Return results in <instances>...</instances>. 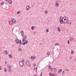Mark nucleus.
I'll return each mask as SVG.
<instances>
[{
	"instance_id": "f257e3e1",
	"label": "nucleus",
	"mask_w": 76,
	"mask_h": 76,
	"mask_svg": "<svg viewBox=\"0 0 76 76\" xmlns=\"http://www.w3.org/2000/svg\"><path fill=\"white\" fill-rule=\"evenodd\" d=\"M19 64L21 67H23V63L22 61L19 62Z\"/></svg>"
},
{
	"instance_id": "f03ea898",
	"label": "nucleus",
	"mask_w": 76,
	"mask_h": 76,
	"mask_svg": "<svg viewBox=\"0 0 76 76\" xmlns=\"http://www.w3.org/2000/svg\"><path fill=\"white\" fill-rule=\"evenodd\" d=\"M26 64L27 66L29 65V61H27L26 62Z\"/></svg>"
},
{
	"instance_id": "7ed1b4c3",
	"label": "nucleus",
	"mask_w": 76,
	"mask_h": 76,
	"mask_svg": "<svg viewBox=\"0 0 76 76\" xmlns=\"http://www.w3.org/2000/svg\"><path fill=\"white\" fill-rule=\"evenodd\" d=\"M4 53L5 54H8V52L6 50H4Z\"/></svg>"
},
{
	"instance_id": "20e7f679",
	"label": "nucleus",
	"mask_w": 76,
	"mask_h": 76,
	"mask_svg": "<svg viewBox=\"0 0 76 76\" xmlns=\"http://www.w3.org/2000/svg\"><path fill=\"white\" fill-rule=\"evenodd\" d=\"M56 7H58V3H57V1H56Z\"/></svg>"
},
{
	"instance_id": "39448f33",
	"label": "nucleus",
	"mask_w": 76,
	"mask_h": 76,
	"mask_svg": "<svg viewBox=\"0 0 76 76\" xmlns=\"http://www.w3.org/2000/svg\"><path fill=\"white\" fill-rule=\"evenodd\" d=\"M13 21L11 20V21H10V22L9 23L10 25H12V24H13Z\"/></svg>"
},
{
	"instance_id": "423d86ee",
	"label": "nucleus",
	"mask_w": 76,
	"mask_h": 76,
	"mask_svg": "<svg viewBox=\"0 0 76 76\" xmlns=\"http://www.w3.org/2000/svg\"><path fill=\"white\" fill-rule=\"evenodd\" d=\"M12 21H13V22H14V23L16 22V20L14 19V18H12Z\"/></svg>"
},
{
	"instance_id": "0eeeda50",
	"label": "nucleus",
	"mask_w": 76,
	"mask_h": 76,
	"mask_svg": "<svg viewBox=\"0 0 76 76\" xmlns=\"http://www.w3.org/2000/svg\"><path fill=\"white\" fill-rule=\"evenodd\" d=\"M28 42V41L27 40H25V41L24 40V45H25V44H27Z\"/></svg>"
},
{
	"instance_id": "6e6552de",
	"label": "nucleus",
	"mask_w": 76,
	"mask_h": 76,
	"mask_svg": "<svg viewBox=\"0 0 76 76\" xmlns=\"http://www.w3.org/2000/svg\"><path fill=\"white\" fill-rule=\"evenodd\" d=\"M21 34H22V37H23L24 33L23 31H21Z\"/></svg>"
},
{
	"instance_id": "1a4fd4ad",
	"label": "nucleus",
	"mask_w": 76,
	"mask_h": 76,
	"mask_svg": "<svg viewBox=\"0 0 76 76\" xmlns=\"http://www.w3.org/2000/svg\"><path fill=\"white\" fill-rule=\"evenodd\" d=\"M25 40H22V44H23V45H25Z\"/></svg>"
},
{
	"instance_id": "9d476101",
	"label": "nucleus",
	"mask_w": 76,
	"mask_h": 76,
	"mask_svg": "<svg viewBox=\"0 0 76 76\" xmlns=\"http://www.w3.org/2000/svg\"><path fill=\"white\" fill-rule=\"evenodd\" d=\"M60 23L62 24L63 23L64 21L62 20H60Z\"/></svg>"
},
{
	"instance_id": "9b49d317",
	"label": "nucleus",
	"mask_w": 76,
	"mask_h": 76,
	"mask_svg": "<svg viewBox=\"0 0 76 76\" xmlns=\"http://www.w3.org/2000/svg\"><path fill=\"white\" fill-rule=\"evenodd\" d=\"M35 56L34 57L33 56H31V60H33L34 59V58H35Z\"/></svg>"
},
{
	"instance_id": "f8f14e48",
	"label": "nucleus",
	"mask_w": 76,
	"mask_h": 76,
	"mask_svg": "<svg viewBox=\"0 0 76 76\" xmlns=\"http://www.w3.org/2000/svg\"><path fill=\"white\" fill-rule=\"evenodd\" d=\"M15 41L17 43H19V40L18 39H16Z\"/></svg>"
},
{
	"instance_id": "ddd939ff",
	"label": "nucleus",
	"mask_w": 76,
	"mask_h": 76,
	"mask_svg": "<svg viewBox=\"0 0 76 76\" xmlns=\"http://www.w3.org/2000/svg\"><path fill=\"white\" fill-rule=\"evenodd\" d=\"M8 3H9L10 4H12V1L10 0L8 1Z\"/></svg>"
},
{
	"instance_id": "4468645a",
	"label": "nucleus",
	"mask_w": 76,
	"mask_h": 76,
	"mask_svg": "<svg viewBox=\"0 0 76 76\" xmlns=\"http://www.w3.org/2000/svg\"><path fill=\"white\" fill-rule=\"evenodd\" d=\"M38 68V66L37 67V68H36V67H34V70H36V71H37V68Z\"/></svg>"
},
{
	"instance_id": "2eb2a0df",
	"label": "nucleus",
	"mask_w": 76,
	"mask_h": 76,
	"mask_svg": "<svg viewBox=\"0 0 76 76\" xmlns=\"http://www.w3.org/2000/svg\"><path fill=\"white\" fill-rule=\"evenodd\" d=\"M26 39V36H25V37H23V40H25V39Z\"/></svg>"
},
{
	"instance_id": "dca6fc26",
	"label": "nucleus",
	"mask_w": 76,
	"mask_h": 76,
	"mask_svg": "<svg viewBox=\"0 0 76 76\" xmlns=\"http://www.w3.org/2000/svg\"><path fill=\"white\" fill-rule=\"evenodd\" d=\"M64 19V18L62 17H61L60 18V20H63Z\"/></svg>"
},
{
	"instance_id": "f3484780",
	"label": "nucleus",
	"mask_w": 76,
	"mask_h": 76,
	"mask_svg": "<svg viewBox=\"0 0 76 76\" xmlns=\"http://www.w3.org/2000/svg\"><path fill=\"white\" fill-rule=\"evenodd\" d=\"M62 72V69H60L58 71V73H61Z\"/></svg>"
},
{
	"instance_id": "a211bd4d",
	"label": "nucleus",
	"mask_w": 76,
	"mask_h": 76,
	"mask_svg": "<svg viewBox=\"0 0 76 76\" xmlns=\"http://www.w3.org/2000/svg\"><path fill=\"white\" fill-rule=\"evenodd\" d=\"M31 29H32V30H34L35 29V28H34V26H32L31 27Z\"/></svg>"
},
{
	"instance_id": "6ab92c4d",
	"label": "nucleus",
	"mask_w": 76,
	"mask_h": 76,
	"mask_svg": "<svg viewBox=\"0 0 76 76\" xmlns=\"http://www.w3.org/2000/svg\"><path fill=\"white\" fill-rule=\"evenodd\" d=\"M9 57H10V58H12V55H9Z\"/></svg>"
},
{
	"instance_id": "aec40b11",
	"label": "nucleus",
	"mask_w": 76,
	"mask_h": 76,
	"mask_svg": "<svg viewBox=\"0 0 76 76\" xmlns=\"http://www.w3.org/2000/svg\"><path fill=\"white\" fill-rule=\"evenodd\" d=\"M26 9L27 10H29V7H28V6H27L26 7Z\"/></svg>"
},
{
	"instance_id": "412c9836",
	"label": "nucleus",
	"mask_w": 76,
	"mask_h": 76,
	"mask_svg": "<svg viewBox=\"0 0 76 76\" xmlns=\"http://www.w3.org/2000/svg\"><path fill=\"white\" fill-rule=\"evenodd\" d=\"M58 31H61V30L60 29V28L58 27Z\"/></svg>"
},
{
	"instance_id": "4be33fe9",
	"label": "nucleus",
	"mask_w": 76,
	"mask_h": 76,
	"mask_svg": "<svg viewBox=\"0 0 76 76\" xmlns=\"http://www.w3.org/2000/svg\"><path fill=\"white\" fill-rule=\"evenodd\" d=\"M74 53V52L73 51V50H71V54H73Z\"/></svg>"
},
{
	"instance_id": "5701e85b",
	"label": "nucleus",
	"mask_w": 76,
	"mask_h": 76,
	"mask_svg": "<svg viewBox=\"0 0 76 76\" xmlns=\"http://www.w3.org/2000/svg\"><path fill=\"white\" fill-rule=\"evenodd\" d=\"M7 70L6 69V68L4 69V72H7Z\"/></svg>"
},
{
	"instance_id": "b1692460",
	"label": "nucleus",
	"mask_w": 76,
	"mask_h": 76,
	"mask_svg": "<svg viewBox=\"0 0 76 76\" xmlns=\"http://www.w3.org/2000/svg\"><path fill=\"white\" fill-rule=\"evenodd\" d=\"M4 4V2H1V6H3Z\"/></svg>"
},
{
	"instance_id": "393cba45",
	"label": "nucleus",
	"mask_w": 76,
	"mask_h": 76,
	"mask_svg": "<svg viewBox=\"0 0 76 76\" xmlns=\"http://www.w3.org/2000/svg\"><path fill=\"white\" fill-rule=\"evenodd\" d=\"M18 50L19 51H22V49H21L20 48H18Z\"/></svg>"
},
{
	"instance_id": "a878e982",
	"label": "nucleus",
	"mask_w": 76,
	"mask_h": 76,
	"mask_svg": "<svg viewBox=\"0 0 76 76\" xmlns=\"http://www.w3.org/2000/svg\"><path fill=\"white\" fill-rule=\"evenodd\" d=\"M20 44V45H22V42H20V41L19 40V42Z\"/></svg>"
},
{
	"instance_id": "bb28decb",
	"label": "nucleus",
	"mask_w": 76,
	"mask_h": 76,
	"mask_svg": "<svg viewBox=\"0 0 76 76\" xmlns=\"http://www.w3.org/2000/svg\"><path fill=\"white\" fill-rule=\"evenodd\" d=\"M8 69H10V68H11V66H8Z\"/></svg>"
},
{
	"instance_id": "cd10ccee",
	"label": "nucleus",
	"mask_w": 76,
	"mask_h": 76,
	"mask_svg": "<svg viewBox=\"0 0 76 76\" xmlns=\"http://www.w3.org/2000/svg\"><path fill=\"white\" fill-rule=\"evenodd\" d=\"M9 72H12V69H9L8 70Z\"/></svg>"
},
{
	"instance_id": "c85d7f7f",
	"label": "nucleus",
	"mask_w": 76,
	"mask_h": 76,
	"mask_svg": "<svg viewBox=\"0 0 76 76\" xmlns=\"http://www.w3.org/2000/svg\"><path fill=\"white\" fill-rule=\"evenodd\" d=\"M50 52H48L47 53V55H50Z\"/></svg>"
},
{
	"instance_id": "c756f323",
	"label": "nucleus",
	"mask_w": 76,
	"mask_h": 76,
	"mask_svg": "<svg viewBox=\"0 0 76 76\" xmlns=\"http://www.w3.org/2000/svg\"><path fill=\"white\" fill-rule=\"evenodd\" d=\"M70 41H72V40L73 39H72V37H70Z\"/></svg>"
},
{
	"instance_id": "7c9ffc66",
	"label": "nucleus",
	"mask_w": 76,
	"mask_h": 76,
	"mask_svg": "<svg viewBox=\"0 0 76 76\" xmlns=\"http://www.w3.org/2000/svg\"><path fill=\"white\" fill-rule=\"evenodd\" d=\"M51 66H48V68L49 69H51Z\"/></svg>"
},
{
	"instance_id": "2f4dec72",
	"label": "nucleus",
	"mask_w": 76,
	"mask_h": 76,
	"mask_svg": "<svg viewBox=\"0 0 76 76\" xmlns=\"http://www.w3.org/2000/svg\"><path fill=\"white\" fill-rule=\"evenodd\" d=\"M51 75H52V73H49V76H51Z\"/></svg>"
},
{
	"instance_id": "473e14b6",
	"label": "nucleus",
	"mask_w": 76,
	"mask_h": 76,
	"mask_svg": "<svg viewBox=\"0 0 76 76\" xmlns=\"http://www.w3.org/2000/svg\"><path fill=\"white\" fill-rule=\"evenodd\" d=\"M58 45V46L60 45L58 43H56L55 44V45Z\"/></svg>"
},
{
	"instance_id": "72a5a7b5",
	"label": "nucleus",
	"mask_w": 76,
	"mask_h": 76,
	"mask_svg": "<svg viewBox=\"0 0 76 76\" xmlns=\"http://www.w3.org/2000/svg\"><path fill=\"white\" fill-rule=\"evenodd\" d=\"M45 14H47V13H48V11H45Z\"/></svg>"
},
{
	"instance_id": "f704fd0d",
	"label": "nucleus",
	"mask_w": 76,
	"mask_h": 76,
	"mask_svg": "<svg viewBox=\"0 0 76 76\" xmlns=\"http://www.w3.org/2000/svg\"><path fill=\"white\" fill-rule=\"evenodd\" d=\"M20 13V11H18V12H17V14H19V13Z\"/></svg>"
},
{
	"instance_id": "c9c22d12",
	"label": "nucleus",
	"mask_w": 76,
	"mask_h": 76,
	"mask_svg": "<svg viewBox=\"0 0 76 76\" xmlns=\"http://www.w3.org/2000/svg\"><path fill=\"white\" fill-rule=\"evenodd\" d=\"M46 32H48L49 31L48 30V29H47L46 30Z\"/></svg>"
},
{
	"instance_id": "e433bc0d",
	"label": "nucleus",
	"mask_w": 76,
	"mask_h": 76,
	"mask_svg": "<svg viewBox=\"0 0 76 76\" xmlns=\"http://www.w3.org/2000/svg\"><path fill=\"white\" fill-rule=\"evenodd\" d=\"M68 44H69V43H70V41L69 40L68 41Z\"/></svg>"
},
{
	"instance_id": "4c0bfd02",
	"label": "nucleus",
	"mask_w": 76,
	"mask_h": 76,
	"mask_svg": "<svg viewBox=\"0 0 76 76\" xmlns=\"http://www.w3.org/2000/svg\"><path fill=\"white\" fill-rule=\"evenodd\" d=\"M34 67H35V66H36V64H34Z\"/></svg>"
},
{
	"instance_id": "58836bf2",
	"label": "nucleus",
	"mask_w": 76,
	"mask_h": 76,
	"mask_svg": "<svg viewBox=\"0 0 76 76\" xmlns=\"http://www.w3.org/2000/svg\"><path fill=\"white\" fill-rule=\"evenodd\" d=\"M63 73V74H64V73H65V72H64V71H63V73Z\"/></svg>"
},
{
	"instance_id": "ea45409f",
	"label": "nucleus",
	"mask_w": 76,
	"mask_h": 76,
	"mask_svg": "<svg viewBox=\"0 0 76 76\" xmlns=\"http://www.w3.org/2000/svg\"><path fill=\"white\" fill-rule=\"evenodd\" d=\"M1 70V66H0V70Z\"/></svg>"
},
{
	"instance_id": "a19ab883",
	"label": "nucleus",
	"mask_w": 76,
	"mask_h": 76,
	"mask_svg": "<svg viewBox=\"0 0 76 76\" xmlns=\"http://www.w3.org/2000/svg\"><path fill=\"white\" fill-rule=\"evenodd\" d=\"M42 72H41V75H40V76H42Z\"/></svg>"
},
{
	"instance_id": "79ce46f5",
	"label": "nucleus",
	"mask_w": 76,
	"mask_h": 76,
	"mask_svg": "<svg viewBox=\"0 0 76 76\" xmlns=\"http://www.w3.org/2000/svg\"><path fill=\"white\" fill-rule=\"evenodd\" d=\"M12 47H15V45H12Z\"/></svg>"
},
{
	"instance_id": "37998d69",
	"label": "nucleus",
	"mask_w": 76,
	"mask_h": 76,
	"mask_svg": "<svg viewBox=\"0 0 76 76\" xmlns=\"http://www.w3.org/2000/svg\"><path fill=\"white\" fill-rule=\"evenodd\" d=\"M65 70H66V71H67V69H65Z\"/></svg>"
},
{
	"instance_id": "c03bdc74",
	"label": "nucleus",
	"mask_w": 76,
	"mask_h": 76,
	"mask_svg": "<svg viewBox=\"0 0 76 76\" xmlns=\"http://www.w3.org/2000/svg\"><path fill=\"white\" fill-rule=\"evenodd\" d=\"M62 76H64V74L62 73Z\"/></svg>"
},
{
	"instance_id": "a18cd8bd",
	"label": "nucleus",
	"mask_w": 76,
	"mask_h": 76,
	"mask_svg": "<svg viewBox=\"0 0 76 76\" xmlns=\"http://www.w3.org/2000/svg\"><path fill=\"white\" fill-rule=\"evenodd\" d=\"M6 1H9L8 0H6Z\"/></svg>"
},
{
	"instance_id": "49530a36",
	"label": "nucleus",
	"mask_w": 76,
	"mask_h": 76,
	"mask_svg": "<svg viewBox=\"0 0 76 76\" xmlns=\"http://www.w3.org/2000/svg\"><path fill=\"white\" fill-rule=\"evenodd\" d=\"M5 64H7V62H6V61H5Z\"/></svg>"
},
{
	"instance_id": "de8ad7c7",
	"label": "nucleus",
	"mask_w": 76,
	"mask_h": 76,
	"mask_svg": "<svg viewBox=\"0 0 76 76\" xmlns=\"http://www.w3.org/2000/svg\"><path fill=\"white\" fill-rule=\"evenodd\" d=\"M64 20H66V18H64Z\"/></svg>"
},
{
	"instance_id": "09e8293b",
	"label": "nucleus",
	"mask_w": 76,
	"mask_h": 76,
	"mask_svg": "<svg viewBox=\"0 0 76 76\" xmlns=\"http://www.w3.org/2000/svg\"><path fill=\"white\" fill-rule=\"evenodd\" d=\"M69 24L70 25H71V24H72V23L70 22Z\"/></svg>"
},
{
	"instance_id": "8fccbe9b",
	"label": "nucleus",
	"mask_w": 76,
	"mask_h": 76,
	"mask_svg": "<svg viewBox=\"0 0 76 76\" xmlns=\"http://www.w3.org/2000/svg\"><path fill=\"white\" fill-rule=\"evenodd\" d=\"M52 76H55V75H52Z\"/></svg>"
},
{
	"instance_id": "3c124183",
	"label": "nucleus",
	"mask_w": 76,
	"mask_h": 76,
	"mask_svg": "<svg viewBox=\"0 0 76 76\" xmlns=\"http://www.w3.org/2000/svg\"><path fill=\"white\" fill-rule=\"evenodd\" d=\"M24 60H23L22 62H23H23H24Z\"/></svg>"
},
{
	"instance_id": "603ef678",
	"label": "nucleus",
	"mask_w": 76,
	"mask_h": 76,
	"mask_svg": "<svg viewBox=\"0 0 76 76\" xmlns=\"http://www.w3.org/2000/svg\"><path fill=\"white\" fill-rule=\"evenodd\" d=\"M34 34H36V32H34Z\"/></svg>"
},
{
	"instance_id": "864d4df0",
	"label": "nucleus",
	"mask_w": 76,
	"mask_h": 76,
	"mask_svg": "<svg viewBox=\"0 0 76 76\" xmlns=\"http://www.w3.org/2000/svg\"><path fill=\"white\" fill-rule=\"evenodd\" d=\"M34 76H37V75H34Z\"/></svg>"
},
{
	"instance_id": "5fc2aeb1",
	"label": "nucleus",
	"mask_w": 76,
	"mask_h": 76,
	"mask_svg": "<svg viewBox=\"0 0 76 76\" xmlns=\"http://www.w3.org/2000/svg\"><path fill=\"white\" fill-rule=\"evenodd\" d=\"M40 45H42V44L41 43L40 44Z\"/></svg>"
},
{
	"instance_id": "6e6d98bb",
	"label": "nucleus",
	"mask_w": 76,
	"mask_h": 76,
	"mask_svg": "<svg viewBox=\"0 0 76 76\" xmlns=\"http://www.w3.org/2000/svg\"><path fill=\"white\" fill-rule=\"evenodd\" d=\"M64 22H65V23L66 22L65 21H64Z\"/></svg>"
},
{
	"instance_id": "4d7b16f0",
	"label": "nucleus",
	"mask_w": 76,
	"mask_h": 76,
	"mask_svg": "<svg viewBox=\"0 0 76 76\" xmlns=\"http://www.w3.org/2000/svg\"><path fill=\"white\" fill-rule=\"evenodd\" d=\"M0 1H1V0H0Z\"/></svg>"
}]
</instances>
